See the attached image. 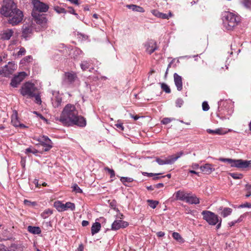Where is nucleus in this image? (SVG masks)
Listing matches in <instances>:
<instances>
[{
    "label": "nucleus",
    "mask_w": 251,
    "mask_h": 251,
    "mask_svg": "<svg viewBox=\"0 0 251 251\" xmlns=\"http://www.w3.org/2000/svg\"><path fill=\"white\" fill-rule=\"evenodd\" d=\"M185 201L192 204H197L200 203L199 198H198L195 195H192L189 193H188Z\"/></svg>",
    "instance_id": "nucleus-21"
},
{
    "label": "nucleus",
    "mask_w": 251,
    "mask_h": 251,
    "mask_svg": "<svg viewBox=\"0 0 251 251\" xmlns=\"http://www.w3.org/2000/svg\"><path fill=\"white\" fill-rule=\"evenodd\" d=\"M65 79L69 83H73L77 78V75L74 72H67L64 75Z\"/></svg>",
    "instance_id": "nucleus-19"
},
{
    "label": "nucleus",
    "mask_w": 251,
    "mask_h": 251,
    "mask_svg": "<svg viewBox=\"0 0 251 251\" xmlns=\"http://www.w3.org/2000/svg\"><path fill=\"white\" fill-rule=\"evenodd\" d=\"M164 186V184L162 183H158L154 186V187L156 188H162Z\"/></svg>",
    "instance_id": "nucleus-60"
},
{
    "label": "nucleus",
    "mask_w": 251,
    "mask_h": 251,
    "mask_svg": "<svg viewBox=\"0 0 251 251\" xmlns=\"http://www.w3.org/2000/svg\"><path fill=\"white\" fill-rule=\"evenodd\" d=\"M145 48L146 52L150 54L153 53L157 49L156 43L153 41H151L146 43L145 44Z\"/></svg>",
    "instance_id": "nucleus-14"
},
{
    "label": "nucleus",
    "mask_w": 251,
    "mask_h": 251,
    "mask_svg": "<svg viewBox=\"0 0 251 251\" xmlns=\"http://www.w3.org/2000/svg\"><path fill=\"white\" fill-rule=\"evenodd\" d=\"M161 87L162 89L165 91L166 93H170L171 90L169 87L166 83H162L161 84Z\"/></svg>",
    "instance_id": "nucleus-44"
},
{
    "label": "nucleus",
    "mask_w": 251,
    "mask_h": 251,
    "mask_svg": "<svg viewBox=\"0 0 251 251\" xmlns=\"http://www.w3.org/2000/svg\"><path fill=\"white\" fill-rule=\"evenodd\" d=\"M156 162L160 165L173 164L170 156L167 158H165V159H161L157 157L156 158Z\"/></svg>",
    "instance_id": "nucleus-24"
},
{
    "label": "nucleus",
    "mask_w": 251,
    "mask_h": 251,
    "mask_svg": "<svg viewBox=\"0 0 251 251\" xmlns=\"http://www.w3.org/2000/svg\"><path fill=\"white\" fill-rule=\"evenodd\" d=\"M69 10L68 11L69 13H70L71 14H72L73 15H74L75 13V12L74 9L73 7H69Z\"/></svg>",
    "instance_id": "nucleus-61"
},
{
    "label": "nucleus",
    "mask_w": 251,
    "mask_h": 251,
    "mask_svg": "<svg viewBox=\"0 0 251 251\" xmlns=\"http://www.w3.org/2000/svg\"><path fill=\"white\" fill-rule=\"evenodd\" d=\"M27 74L25 72H21L15 75L11 79L10 85L13 87H17L18 85L25 78Z\"/></svg>",
    "instance_id": "nucleus-11"
},
{
    "label": "nucleus",
    "mask_w": 251,
    "mask_h": 251,
    "mask_svg": "<svg viewBox=\"0 0 251 251\" xmlns=\"http://www.w3.org/2000/svg\"><path fill=\"white\" fill-rule=\"evenodd\" d=\"M73 190L75 192L77 193H82V190L80 188V187L76 184H75L73 185Z\"/></svg>",
    "instance_id": "nucleus-45"
},
{
    "label": "nucleus",
    "mask_w": 251,
    "mask_h": 251,
    "mask_svg": "<svg viewBox=\"0 0 251 251\" xmlns=\"http://www.w3.org/2000/svg\"><path fill=\"white\" fill-rule=\"evenodd\" d=\"M241 207H248V208H251V204L249 203H246L245 204H242L240 205Z\"/></svg>",
    "instance_id": "nucleus-59"
},
{
    "label": "nucleus",
    "mask_w": 251,
    "mask_h": 251,
    "mask_svg": "<svg viewBox=\"0 0 251 251\" xmlns=\"http://www.w3.org/2000/svg\"><path fill=\"white\" fill-rule=\"evenodd\" d=\"M21 166H22V167L23 168H25V159H24V158H22L21 159Z\"/></svg>",
    "instance_id": "nucleus-62"
},
{
    "label": "nucleus",
    "mask_w": 251,
    "mask_h": 251,
    "mask_svg": "<svg viewBox=\"0 0 251 251\" xmlns=\"http://www.w3.org/2000/svg\"><path fill=\"white\" fill-rule=\"evenodd\" d=\"M230 176L235 179H240L242 177V175L240 174L230 173Z\"/></svg>",
    "instance_id": "nucleus-47"
},
{
    "label": "nucleus",
    "mask_w": 251,
    "mask_h": 251,
    "mask_svg": "<svg viewBox=\"0 0 251 251\" xmlns=\"http://www.w3.org/2000/svg\"><path fill=\"white\" fill-rule=\"evenodd\" d=\"M200 168L201 172L206 174H210L215 171V168H213V165L209 163H206L204 165L201 166Z\"/></svg>",
    "instance_id": "nucleus-18"
},
{
    "label": "nucleus",
    "mask_w": 251,
    "mask_h": 251,
    "mask_svg": "<svg viewBox=\"0 0 251 251\" xmlns=\"http://www.w3.org/2000/svg\"><path fill=\"white\" fill-rule=\"evenodd\" d=\"M184 154L182 151L177 152L175 155L170 156L172 160V163L173 164L176 161L179 157L183 155Z\"/></svg>",
    "instance_id": "nucleus-37"
},
{
    "label": "nucleus",
    "mask_w": 251,
    "mask_h": 251,
    "mask_svg": "<svg viewBox=\"0 0 251 251\" xmlns=\"http://www.w3.org/2000/svg\"><path fill=\"white\" fill-rule=\"evenodd\" d=\"M104 170L108 172L110 175L111 178H113L115 176V172L113 169H110L109 168L106 167L104 168Z\"/></svg>",
    "instance_id": "nucleus-46"
},
{
    "label": "nucleus",
    "mask_w": 251,
    "mask_h": 251,
    "mask_svg": "<svg viewBox=\"0 0 251 251\" xmlns=\"http://www.w3.org/2000/svg\"><path fill=\"white\" fill-rule=\"evenodd\" d=\"M202 110L207 111L209 109V106L207 101H203L202 104Z\"/></svg>",
    "instance_id": "nucleus-49"
},
{
    "label": "nucleus",
    "mask_w": 251,
    "mask_h": 251,
    "mask_svg": "<svg viewBox=\"0 0 251 251\" xmlns=\"http://www.w3.org/2000/svg\"><path fill=\"white\" fill-rule=\"evenodd\" d=\"M174 78L175 84L177 88V90L179 91H181L182 89V80L181 76L177 73H175L174 74Z\"/></svg>",
    "instance_id": "nucleus-17"
},
{
    "label": "nucleus",
    "mask_w": 251,
    "mask_h": 251,
    "mask_svg": "<svg viewBox=\"0 0 251 251\" xmlns=\"http://www.w3.org/2000/svg\"><path fill=\"white\" fill-rule=\"evenodd\" d=\"M206 131L209 134L217 135H222L226 133V132H223V129L222 128H218L215 130L207 129Z\"/></svg>",
    "instance_id": "nucleus-33"
},
{
    "label": "nucleus",
    "mask_w": 251,
    "mask_h": 251,
    "mask_svg": "<svg viewBox=\"0 0 251 251\" xmlns=\"http://www.w3.org/2000/svg\"><path fill=\"white\" fill-rule=\"evenodd\" d=\"M38 90L34 84L30 82H26L21 87L20 93L24 97L30 99L35 96L34 94Z\"/></svg>",
    "instance_id": "nucleus-5"
},
{
    "label": "nucleus",
    "mask_w": 251,
    "mask_h": 251,
    "mask_svg": "<svg viewBox=\"0 0 251 251\" xmlns=\"http://www.w3.org/2000/svg\"><path fill=\"white\" fill-rule=\"evenodd\" d=\"M157 235L159 237H162L165 235V233L163 231H159L157 233Z\"/></svg>",
    "instance_id": "nucleus-63"
},
{
    "label": "nucleus",
    "mask_w": 251,
    "mask_h": 251,
    "mask_svg": "<svg viewBox=\"0 0 251 251\" xmlns=\"http://www.w3.org/2000/svg\"><path fill=\"white\" fill-rule=\"evenodd\" d=\"M245 217H246L245 214H243V215H241L237 220H235V223L237 224V223H239L241 222L242 221H243V219Z\"/></svg>",
    "instance_id": "nucleus-53"
},
{
    "label": "nucleus",
    "mask_w": 251,
    "mask_h": 251,
    "mask_svg": "<svg viewBox=\"0 0 251 251\" xmlns=\"http://www.w3.org/2000/svg\"><path fill=\"white\" fill-rule=\"evenodd\" d=\"M52 103L54 107H58L60 105L62 100L60 98H56L54 100L52 99Z\"/></svg>",
    "instance_id": "nucleus-43"
},
{
    "label": "nucleus",
    "mask_w": 251,
    "mask_h": 251,
    "mask_svg": "<svg viewBox=\"0 0 251 251\" xmlns=\"http://www.w3.org/2000/svg\"><path fill=\"white\" fill-rule=\"evenodd\" d=\"M188 194V193H185L183 191L178 190L174 194V195L175 196V199L176 200L185 201Z\"/></svg>",
    "instance_id": "nucleus-20"
},
{
    "label": "nucleus",
    "mask_w": 251,
    "mask_h": 251,
    "mask_svg": "<svg viewBox=\"0 0 251 251\" xmlns=\"http://www.w3.org/2000/svg\"><path fill=\"white\" fill-rule=\"evenodd\" d=\"M28 231L34 234H39L41 233V230L38 226H29L27 227Z\"/></svg>",
    "instance_id": "nucleus-29"
},
{
    "label": "nucleus",
    "mask_w": 251,
    "mask_h": 251,
    "mask_svg": "<svg viewBox=\"0 0 251 251\" xmlns=\"http://www.w3.org/2000/svg\"><path fill=\"white\" fill-rule=\"evenodd\" d=\"M33 7L31 15L40 14V13L46 12L48 11L49 5L38 0H32Z\"/></svg>",
    "instance_id": "nucleus-7"
},
{
    "label": "nucleus",
    "mask_w": 251,
    "mask_h": 251,
    "mask_svg": "<svg viewBox=\"0 0 251 251\" xmlns=\"http://www.w3.org/2000/svg\"><path fill=\"white\" fill-rule=\"evenodd\" d=\"M75 204L74 203L71 202H67L65 203H63L64 211H66L68 209H70L71 211H74L75 210Z\"/></svg>",
    "instance_id": "nucleus-30"
},
{
    "label": "nucleus",
    "mask_w": 251,
    "mask_h": 251,
    "mask_svg": "<svg viewBox=\"0 0 251 251\" xmlns=\"http://www.w3.org/2000/svg\"><path fill=\"white\" fill-rule=\"evenodd\" d=\"M14 32L12 29H6L3 30L0 35L1 37L3 40H9L12 36Z\"/></svg>",
    "instance_id": "nucleus-22"
},
{
    "label": "nucleus",
    "mask_w": 251,
    "mask_h": 251,
    "mask_svg": "<svg viewBox=\"0 0 251 251\" xmlns=\"http://www.w3.org/2000/svg\"><path fill=\"white\" fill-rule=\"evenodd\" d=\"M151 12L154 16L162 19H169L172 16V14L171 12H169L168 14H165L154 9L151 10Z\"/></svg>",
    "instance_id": "nucleus-15"
},
{
    "label": "nucleus",
    "mask_w": 251,
    "mask_h": 251,
    "mask_svg": "<svg viewBox=\"0 0 251 251\" xmlns=\"http://www.w3.org/2000/svg\"><path fill=\"white\" fill-rule=\"evenodd\" d=\"M172 236L177 242H178L179 243H183L184 242V240L182 238L181 235L179 234V233L176 232H174L172 234Z\"/></svg>",
    "instance_id": "nucleus-38"
},
{
    "label": "nucleus",
    "mask_w": 251,
    "mask_h": 251,
    "mask_svg": "<svg viewBox=\"0 0 251 251\" xmlns=\"http://www.w3.org/2000/svg\"><path fill=\"white\" fill-rule=\"evenodd\" d=\"M54 10L58 14L66 13L67 11L64 8L56 6L54 7Z\"/></svg>",
    "instance_id": "nucleus-42"
},
{
    "label": "nucleus",
    "mask_w": 251,
    "mask_h": 251,
    "mask_svg": "<svg viewBox=\"0 0 251 251\" xmlns=\"http://www.w3.org/2000/svg\"><path fill=\"white\" fill-rule=\"evenodd\" d=\"M17 67V65L15 63L9 62L4 66L0 67V75L8 77L16 70Z\"/></svg>",
    "instance_id": "nucleus-10"
},
{
    "label": "nucleus",
    "mask_w": 251,
    "mask_h": 251,
    "mask_svg": "<svg viewBox=\"0 0 251 251\" xmlns=\"http://www.w3.org/2000/svg\"><path fill=\"white\" fill-rule=\"evenodd\" d=\"M220 210H222L220 214L224 218L230 215L232 211L231 208L228 207H225L223 208V209H222V208H221Z\"/></svg>",
    "instance_id": "nucleus-32"
},
{
    "label": "nucleus",
    "mask_w": 251,
    "mask_h": 251,
    "mask_svg": "<svg viewBox=\"0 0 251 251\" xmlns=\"http://www.w3.org/2000/svg\"><path fill=\"white\" fill-rule=\"evenodd\" d=\"M115 126L119 129H120L122 131L124 129V127L122 123H118L115 125Z\"/></svg>",
    "instance_id": "nucleus-57"
},
{
    "label": "nucleus",
    "mask_w": 251,
    "mask_h": 251,
    "mask_svg": "<svg viewBox=\"0 0 251 251\" xmlns=\"http://www.w3.org/2000/svg\"><path fill=\"white\" fill-rule=\"evenodd\" d=\"M54 207L59 212L64 211L63 210V203H62L60 201H56L54 202Z\"/></svg>",
    "instance_id": "nucleus-35"
},
{
    "label": "nucleus",
    "mask_w": 251,
    "mask_h": 251,
    "mask_svg": "<svg viewBox=\"0 0 251 251\" xmlns=\"http://www.w3.org/2000/svg\"><path fill=\"white\" fill-rule=\"evenodd\" d=\"M147 202L149 203V206L153 209L155 208L156 206L158 204V201H153L151 200H147Z\"/></svg>",
    "instance_id": "nucleus-40"
},
{
    "label": "nucleus",
    "mask_w": 251,
    "mask_h": 251,
    "mask_svg": "<svg viewBox=\"0 0 251 251\" xmlns=\"http://www.w3.org/2000/svg\"><path fill=\"white\" fill-rule=\"evenodd\" d=\"M128 225L127 222L122 220H115L111 226V229L113 230H117L121 228L126 227Z\"/></svg>",
    "instance_id": "nucleus-13"
},
{
    "label": "nucleus",
    "mask_w": 251,
    "mask_h": 251,
    "mask_svg": "<svg viewBox=\"0 0 251 251\" xmlns=\"http://www.w3.org/2000/svg\"><path fill=\"white\" fill-rule=\"evenodd\" d=\"M101 228V225L100 223L95 222L91 227V233L92 235L98 233Z\"/></svg>",
    "instance_id": "nucleus-27"
},
{
    "label": "nucleus",
    "mask_w": 251,
    "mask_h": 251,
    "mask_svg": "<svg viewBox=\"0 0 251 251\" xmlns=\"http://www.w3.org/2000/svg\"><path fill=\"white\" fill-rule=\"evenodd\" d=\"M32 31V28L31 26L24 25L23 26V36L26 38L28 37Z\"/></svg>",
    "instance_id": "nucleus-23"
},
{
    "label": "nucleus",
    "mask_w": 251,
    "mask_h": 251,
    "mask_svg": "<svg viewBox=\"0 0 251 251\" xmlns=\"http://www.w3.org/2000/svg\"><path fill=\"white\" fill-rule=\"evenodd\" d=\"M24 204L26 205H34L35 204V202H31L30 201L27 200H25L24 201Z\"/></svg>",
    "instance_id": "nucleus-55"
},
{
    "label": "nucleus",
    "mask_w": 251,
    "mask_h": 251,
    "mask_svg": "<svg viewBox=\"0 0 251 251\" xmlns=\"http://www.w3.org/2000/svg\"><path fill=\"white\" fill-rule=\"evenodd\" d=\"M183 103V100L181 99H177L176 101V106L180 107Z\"/></svg>",
    "instance_id": "nucleus-52"
},
{
    "label": "nucleus",
    "mask_w": 251,
    "mask_h": 251,
    "mask_svg": "<svg viewBox=\"0 0 251 251\" xmlns=\"http://www.w3.org/2000/svg\"><path fill=\"white\" fill-rule=\"evenodd\" d=\"M33 140L39 142V144L44 147V151H48L52 147V142L47 136L42 135L34 137Z\"/></svg>",
    "instance_id": "nucleus-9"
},
{
    "label": "nucleus",
    "mask_w": 251,
    "mask_h": 251,
    "mask_svg": "<svg viewBox=\"0 0 251 251\" xmlns=\"http://www.w3.org/2000/svg\"><path fill=\"white\" fill-rule=\"evenodd\" d=\"M25 53V50L24 48H22L20 49V50L18 52L17 54L18 56H22L24 55Z\"/></svg>",
    "instance_id": "nucleus-54"
},
{
    "label": "nucleus",
    "mask_w": 251,
    "mask_h": 251,
    "mask_svg": "<svg viewBox=\"0 0 251 251\" xmlns=\"http://www.w3.org/2000/svg\"><path fill=\"white\" fill-rule=\"evenodd\" d=\"M142 174H143V176H149V177H152V176H155L160 175L162 174H161V173L153 174V173H147V172H143Z\"/></svg>",
    "instance_id": "nucleus-50"
},
{
    "label": "nucleus",
    "mask_w": 251,
    "mask_h": 251,
    "mask_svg": "<svg viewBox=\"0 0 251 251\" xmlns=\"http://www.w3.org/2000/svg\"><path fill=\"white\" fill-rule=\"evenodd\" d=\"M37 152H38V151L37 150L33 149V148H27L25 151V153L26 154H27L28 153H32L33 154H35V153H37Z\"/></svg>",
    "instance_id": "nucleus-48"
},
{
    "label": "nucleus",
    "mask_w": 251,
    "mask_h": 251,
    "mask_svg": "<svg viewBox=\"0 0 251 251\" xmlns=\"http://www.w3.org/2000/svg\"><path fill=\"white\" fill-rule=\"evenodd\" d=\"M82 53V51L78 48H75L72 50L71 52V57L75 59L78 56L80 55Z\"/></svg>",
    "instance_id": "nucleus-31"
},
{
    "label": "nucleus",
    "mask_w": 251,
    "mask_h": 251,
    "mask_svg": "<svg viewBox=\"0 0 251 251\" xmlns=\"http://www.w3.org/2000/svg\"><path fill=\"white\" fill-rule=\"evenodd\" d=\"M222 101H220L218 102L219 104V107H218V111L219 113H217V116L220 117L221 119H224V118L227 115H230L232 113V110H224L223 109L222 107H221L220 105L222 104Z\"/></svg>",
    "instance_id": "nucleus-16"
},
{
    "label": "nucleus",
    "mask_w": 251,
    "mask_h": 251,
    "mask_svg": "<svg viewBox=\"0 0 251 251\" xmlns=\"http://www.w3.org/2000/svg\"><path fill=\"white\" fill-rule=\"evenodd\" d=\"M173 119H171L169 118H164L161 121V123L164 125H167L170 123L173 120Z\"/></svg>",
    "instance_id": "nucleus-51"
},
{
    "label": "nucleus",
    "mask_w": 251,
    "mask_h": 251,
    "mask_svg": "<svg viewBox=\"0 0 251 251\" xmlns=\"http://www.w3.org/2000/svg\"><path fill=\"white\" fill-rule=\"evenodd\" d=\"M191 167L193 170H196V169H198V168H199L200 167L198 163H193L192 164V165L191 166Z\"/></svg>",
    "instance_id": "nucleus-58"
},
{
    "label": "nucleus",
    "mask_w": 251,
    "mask_h": 251,
    "mask_svg": "<svg viewBox=\"0 0 251 251\" xmlns=\"http://www.w3.org/2000/svg\"><path fill=\"white\" fill-rule=\"evenodd\" d=\"M91 64V60H83L81 61L80 66L82 71H84L88 69H93V68H90Z\"/></svg>",
    "instance_id": "nucleus-25"
},
{
    "label": "nucleus",
    "mask_w": 251,
    "mask_h": 251,
    "mask_svg": "<svg viewBox=\"0 0 251 251\" xmlns=\"http://www.w3.org/2000/svg\"><path fill=\"white\" fill-rule=\"evenodd\" d=\"M120 180L125 186L127 187H130V186L127 184L126 183L131 182L133 181L134 179L132 178L129 177H121Z\"/></svg>",
    "instance_id": "nucleus-34"
},
{
    "label": "nucleus",
    "mask_w": 251,
    "mask_h": 251,
    "mask_svg": "<svg viewBox=\"0 0 251 251\" xmlns=\"http://www.w3.org/2000/svg\"><path fill=\"white\" fill-rule=\"evenodd\" d=\"M88 224H89V222L87 221L83 220L82 222V226H88Z\"/></svg>",
    "instance_id": "nucleus-64"
},
{
    "label": "nucleus",
    "mask_w": 251,
    "mask_h": 251,
    "mask_svg": "<svg viewBox=\"0 0 251 251\" xmlns=\"http://www.w3.org/2000/svg\"><path fill=\"white\" fill-rule=\"evenodd\" d=\"M17 115V112L16 111H14L11 116V123L12 125L15 127H18L20 123L18 120Z\"/></svg>",
    "instance_id": "nucleus-28"
},
{
    "label": "nucleus",
    "mask_w": 251,
    "mask_h": 251,
    "mask_svg": "<svg viewBox=\"0 0 251 251\" xmlns=\"http://www.w3.org/2000/svg\"><path fill=\"white\" fill-rule=\"evenodd\" d=\"M56 120L67 126L76 125L84 127L86 125L85 119L81 116H78L76 107L72 104H67L64 107L60 117L56 118Z\"/></svg>",
    "instance_id": "nucleus-1"
},
{
    "label": "nucleus",
    "mask_w": 251,
    "mask_h": 251,
    "mask_svg": "<svg viewBox=\"0 0 251 251\" xmlns=\"http://www.w3.org/2000/svg\"><path fill=\"white\" fill-rule=\"evenodd\" d=\"M203 220H205L209 225L216 226V229H219L221 226L222 219L214 213L210 211L204 210L201 212Z\"/></svg>",
    "instance_id": "nucleus-3"
},
{
    "label": "nucleus",
    "mask_w": 251,
    "mask_h": 251,
    "mask_svg": "<svg viewBox=\"0 0 251 251\" xmlns=\"http://www.w3.org/2000/svg\"><path fill=\"white\" fill-rule=\"evenodd\" d=\"M34 21L42 27L45 28L47 23V19L44 14L32 15Z\"/></svg>",
    "instance_id": "nucleus-12"
},
{
    "label": "nucleus",
    "mask_w": 251,
    "mask_h": 251,
    "mask_svg": "<svg viewBox=\"0 0 251 251\" xmlns=\"http://www.w3.org/2000/svg\"><path fill=\"white\" fill-rule=\"evenodd\" d=\"M241 3L247 9L251 8V0H242Z\"/></svg>",
    "instance_id": "nucleus-41"
},
{
    "label": "nucleus",
    "mask_w": 251,
    "mask_h": 251,
    "mask_svg": "<svg viewBox=\"0 0 251 251\" xmlns=\"http://www.w3.org/2000/svg\"><path fill=\"white\" fill-rule=\"evenodd\" d=\"M23 17V12L20 9L16 8L8 17H9L8 23L12 25H17L22 22Z\"/></svg>",
    "instance_id": "nucleus-8"
},
{
    "label": "nucleus",
    "mask_w": 251,
    "mask_h": 251,
    "mask_svg": "<svg viewBox=\"0 0 251 251\" xmlns=\"http://www.w3.org/2000/svg\"><path fill=\"white\" fill-rule=\"evenodd\" d=\"M35 96H33V98H35V102L36 103L40 105L42 103V100L41 99V96L39 93V91L38 90L35 94Z\"/></svg>",
    "instance_id": "nucleus-39"
},
{
    "label": "nucleus",
    "mask_w": 251,
    "mask_h": 251,
    "mask_svg": "<svg viewBox=\"0 0 251 251\" xmlns=\"http://www.w3.org/2000/svg\"><path fill=\"white\" fill-rule=\"evenodd\" d=\"M219 160L221 162L228 163L232 167H236L241 169L251 167V161L225 158H219Z\"/></svg>",
    "instance_id": "nucleus-4"
},
{
    "label": "nucleus",
    "mask_w": 251,
    "mask_h": 251,
    "mask_svg": "<svg viewBox=\"0 0 251 251\" xmlns=\"http://www.w3.org/2000/svg\"><path fill=\"white\" fill-rule=\"evenodd\" d=\"M16 8V5L13 0H7L4 1L0 12L2 15L8 17Z\"/></svg>",
    "instance_id": "nucleus-6"
},
{
    "label": "nucleus",
    "mask_w": 251,
    "mask_h": 251,
    "mask_svg": "<svg viewBox=\"0 0 251 251\" xmlns=\"http://www.w3.org/2000/svg\"><path fill=\"white\" fill-rule=\"evenodd\" d=\"M53 213V211L50 209H47L45 210L41 214V216L43 219H47Z\"/></svg>",
    "instance_id": "nucleus-36"
},
{
    "label": "nucleus",
    "mask_w": 251,
    "mask_h": 251,
    "mask_svg": "<svg viewBox=\"0 0 251 251\" xmlns=\"http://www.w3.org/2000/svg\"><path fill=\"white\" fill-rule=\"evenodd\" d=\"M223 24L225 29L230 30L237 25L239 18L233 13L225 11L223 13Z\"/></svg>",
    "instance_id": "nucleus-2"
},
{
    "label": "nucleus",
    "mask_w": 251,
    "mask_h": 251,
    "mask_svg": "<svg viewBox=\"0 0 251 251\" xmlns=\"http://www.w3.org/2000/svg\"><path fill=\"white\" fill-rule=\"evenodd\" d=\"M31 59V56L30 55L27 56L25 57L23 60H21V62L23 63L24 62H30Z\"/></svg>",
    "instance_id": "nucleus-56"
},
{
    "label": "nucleus",
    "mask_w": 251,
    "mask_h": 251,
    "mask_svg": "<svg viewBox=\"0 0 251 251\" xmlns=\"http://www.w3.org/2000/svg\"><path fill=\"white\" fill-rule=\"evenodd\" d=\"M126 7L130 9H131L133 11L138 12L140 13H144L145 10L144 8L140 6L135 4H129L127 5Z\"/></svg>",
    "instance_id": "nucleus-26"
}]
</instances>
